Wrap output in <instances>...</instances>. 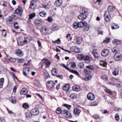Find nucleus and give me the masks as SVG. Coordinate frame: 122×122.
Returning <instances> with one entry per match:
<instances>
[{"mask_svg": "<svg viewBox=\"0 0 122 122\" xmlns=\"http://www.w3.org/2000/svg\"><path fill=\"white\" fill-rule=\"evenodd\" d=\"M84 59L85 62L88 63H89L90 61V57L88 56H86L84 57Z\"/></svg>", "mask_w": 122, "mask_h": 122, "instance_id": "27", "label": "nucleus"}, {"mask_svg": "<svg viewBox=\"0 0 122 122\" xmlns=\"http://www.w3.org/2000/svg\"><path fill=\"white\" fill-rule=\"evenodd\" d=\"M113 43L116 45H118L121 43V41L115 39L112 41Z\"/></svg>", "mask_w": 122, "mask_h": 122, "instance_id": "29", "label": "nucleus"}, {"mask_svg": "<svg viewBox=\"0 0 122 122\" xmlns=\"http://www.w3.org/2000/svg\"><path fill=\"white\" fill-rule=\"evenodd\" d=\"M100 64V65L102 66L106 67L107 66V63L104 61H101Z\"/></svg>", "mask_w": 122, "mask_h": 122, "instance_id": "40", "label": "nucleus"}, {"mask_svg": "<svg viewBox=\"0 0 122 122\" xmlns=\"http://www.w3.org/2000/svg\"><path fill=\"white\" fill-rule=\"evenodd\" d=\"M40 15L42 17H45L46 16V13L44 11H43L40 12L39 13Z\"/></svg>", "mask_w": 122, "mask_h": 122, "instance_id": "37", "label": "nucleus"}, {"mask_svg": "<svg viewBox=\"0 0 122 122\" xmlns=\"http://www.w3.org/2000/svg\"><path fill=\"white\" fill-rule=\"evenodd\" d=\"M62 3V0H56L54 4L57 6L59 7L61 6Z\"/></svg>", "mask_w": 122, "mask_h": 122, "instance_id": "14", "label": "nucleus"}, {"mask_svg": "<svg viewBox=\"0 0 122 122\" xmlns=\"http://www.w3.org/2000/svg\"><path fill=\"white\" fill-rule=\"evenodd\" d=\"M48 21L50 22H51L53 20V19L51 17H49L47 19Z\"/></svg>", "mask_w": 122, "mask_h": 122, "instance_id": "64", "label": "nucleus"}, {"mask_svg": "<svg viewBox=\"0 0 122 122\" xmlns=\"http://www.w3.org/2000/svg\"><path fill=\"white\" fill-rule=\"evenodd\" d=\"M92 54L95 58H98L99 56V54L97 52L96 50H94L92 52Z\"/></svg>", "mask_w": 122, "mask_h": 122, "instance_id": "16", "label": "nucleus"}, {"mask_svg": "<svg viewBox=\"0 0 122 122\" xmlns=\"http://www.w3.org/2000/svg\"><path fill=\"white\" fill-rule=\"evenodd\" d=\"M16 54L19 57H21L24 55L23 52L21 50L19 49L16 51Z\"/></svg>", "mask_w": 122, "mask_h": 122, "instance_id": "12", "label": "nucleus"}, {"mask_svg": "<svg viewBox=\"0 0 122 122\" xmlns=\"http://www.w3.org/2000/svg\"><path fill=\"white\" fill-rule=\"evenodd\" d=\"M83 27H84V30L85 31H88L90 28V26L88 25H87V24L85 25Z\"/></svg>", "mask_w": 122, "mask_h": 122, "instance_id": "38", "label": "nucleus"}, {"mask_svg": "<svg viewBox=\"0 0 122 122\" xmlns=\"http://www.w3.org/2000/svg\"><path fill=\"white\" fill-rule=\"evenodd\" d=\"M101 78L103 80H106L108 79V76L106 75H103L101 76Z\"/></svg>", "mask_w": 122, "mask_h": 122, "instance_id": "52", "label": "nucleus"}, {"mask_svg": "<svg viewBox=\"0 0 122 122\" xmlns=\"http://www.w3.org/2000/svg\"><path fill=\"white\" fill-rule=\"evenodd\" d=\"M71 51L76 53H78L80 51V49L76 46H73L70 48Z\"/></svg>", "mask_w": 122, "mask_h": 122, "instance_id": "9", "label": "nucleus"}, {"mask_svg": "<svg viewBox=\"0 0 122 122\" xmlns=\"http://www.w3.org/2000/svg\"><path fill=\"white\" fill-rule=\"evenodd\" d=\"M30 41V39L27 37L20 38L17 40V43L19 46H22L26 44Z\"/></svg>", "mask_w": 122, "mask_h": 122, "instance_id": "1", "label": "nucleus"}, {"mask_svg": "<svg viewBox=\"0 0 122 122\" xmlns=\"http://www.w3.org/2000/svg\"><path fill=\"white\" fill-rule=\"evenodd\" d=\"M104 16L105 20L106 22H108L110 20V15L109 12L106 11Z\"/></svg>", "mask_w": 122, "mask_h": 122, "instance_id": "2", "label": "nucleus"}, {"mask_svg": "<svg viewBox=\"0 0 122 122\" xmlns=\"http://www.w3.org/2000/svg\"><path fill=\"white\" fill-rule=\"evenodd\" d=\"M76 66V64L75 63L72 62L71 63V67L73 68H75Z\"/></svg>", "mask_w": 122, "mask_h": 122, "instance_id": "58", "label": "nucleus"}, {"mask_svg": "<svg viewBox=\"0 0 122 122\" xmlns=\"http://www.w3.org/2000/svg\"><path fill=\"white\" fill-rule=\"evenodd\" d=\"M26 117L27 118H30L32 117V114L31 112H26L25 113Z\"/></svg>", "mask_w": 122, "mask_h": 122, "instance_id": "28", "label": "nucleus"}, {"mask_svg": "<svg viewBox=\"0 0 122 122\" xmlns=\"http://www.w3.org/2000/svg\"><path fill=\"white\" fill-rule=\"evenodd\" d=\"M117 47H115L113 48L112 49V51L114 54H116L117 53Z\"/></svg>", "mask_w": 122, "mask_h": 122, "instance_id": "41", "label": "nucleus"}, {"mask_svg": "<svg viewBox=\"0 0 122 122\" xmlns=\"http://www.w3.org/2000/svg\"><path fill=\"white\" fill-rule=\"evenodd\" d=\"M63 114L67 118H70L72 116L70 113L66 110H64L63 112Z\"/></svg>", "mask_w": 122, "mask_h": 122, "instance_id": "6", "label": "nucleus"}, {"mask_svg": "<svg viewBox=\"0 0 122 122\" xmlns=\"http://www.w3.org/2000/svg\"><path fill=\"white\" fill-rule=\"evenodd\" d=\"M115 8L114 6H113L111 5H109L108 6V12H112L114 11Z\"/></svg>", "mask_w": 122, "mask_h": 122, "instance_id": "25", "label": "nucleus"}, {"mask_svg": "<svg viewBox=\"0 0 122 122\" xmlns=\"http://www.w3.org/2000/svg\"><path fill=\"white\" fill-rule=\"evenodd\" d=\"M43 22V21L42 19H36L35 20V23L36 25L38 26H40L42 25Z\"/></svg>", "mask_w": 122, "mask_h": 122, "instance_id": "5", "label": "nucleus"}, {"mask_svg": "<svg viewBox=\"0 0 122 122\" xmlns=\"http://www.w3.org/2000/svg\"><path fill=\"white\" fill-rule=\"evenodd\" d=\"M110 40L109 37H107L106 38L105 40H104L103 42L105 43H108Z\"/></svg>", "mask_w": 122, "mask_h": 122, "instance_id": "50", "label": "nucleus"}, {"mask_svg": "<svg viewBox=\"0 0 122 122\" xmlns=\"http://www.w3.org/2000/svg\"><path fill=\"white\" fill-rule=\"evenodd\" d=\"M35 15L36 14L35 13H33L30 15L29 18L30 19H32L35 16Z\"/></svg>", "mask_w": 122, "mask_h": 122, "instance_id": "45", "label": "nucleus"}, {"mask_svg": "<svg viewBox=\"0 0 122 122\" xmlns=\"http://www.w3.org/2000/svg\"><path fill=\"white\" fill-rule=\"evenodd\" d=\"M78 18L81 20H84L86 18V14H81L78 16Z\"/></svg>", "mask_w": 122, "mask_h": 122, "instance_id": "17", "label": "nucleus"}, {"mask_svg": "<svg viewBox=\"0 0 122 122\" xmlns=\"http://www.w3.org/2000/svg\"><path fill=\"white\" fill-rule=\"evenodd\" d=\"M16 101L14 97H12V102L13 103H15Z\"/></svg>", "mask_w": 122, "mask_h": 122, "instance_id": "59", "label": "nucleus"}, {"mask_svg": "<svg viewBox=\"0 0 122 122\" xmlns=\"http://www.w3.org/2000/svg\"><path fill=\"white\" fill-rule=\"evenodd\" d=\"M35 1L34 0H32L31 2L30 7V9L33 10L35 8Z\"/></svg>", "mask_w": 122, "mask_h": 122, "instance_id": "21", "label": "nucleus"}, {"mask_svg": "<svg viewBox=\"0 0 122 122\" xmlns=\"http://www.w3.org/2000/svg\"><path fill=\"white\" fill-rule=\"evenodd\" d=\"M80 13L81 14H85V13L87 12V9L85 8L81 9L80 10Z\"/></svg>", "mask_w": 122, "mask_h": 122, "instance_id": "34", "label": "nucleus"}, {"mask_svg": "<svg viewBox=\"0 0 122 122\" xmlns=\"http://www.w3.org/2000/svg\"><path fill=\"white\" fill-rule=\"evenodd\" d=\"M28 91V90L26 88H23L20 91V94L21 95H26Z\"/></svg>", "mask_w": 122, "mask_h": 122, "instance_id": "20", "label": "nucleus"}, {"mask_svg": "<svg viewBox=\"0 0 122 122\" xmlns=\"http://www.w3.org/2000/svg\"><path fill=\"white\" fill-rule=\"evenodd\" d=\"M58 26L56 24H53L51 28V29L53 31L58 30Z\"/></svg>", "mask_w": 122, "mask_h": 122, "instance_id": "22", "label": "nucleus"}, {"mask_svg": "<svg viewBox=\"0 0 122 122\" xmlns=\"http://www.w3.org/2000/svg\"><path fill=\"white\" fill-rule=\"evenodd\" d=\"M109 52V51L108 49H105L102 51L101 55L103 56L106 57L108 55Z\"/></svg>", "mask_w": 122, "mask_h": 122, "instance_id": "3", "label": "nucleus"}, {"mask_svg": "<svg viewBox=\"0 0 122 122\" xmlns=\"http://www.w3.org/2000/svg\"><path fill=\"white\" fill-rule=\"evenodd\" d=\"M78 27L79 28H81L83 27L86 24V22L84 21H82L78 22Z\"/></svg>", "mask_w": 122, "mask_h": 122, "instance_id": "13", "label": "nucleus"}, {"mask_svg": "<svg viewBox=\"0 0 122 122\" xmlns=\"http://www.w3.org/2000/svg\"><path fill=\"white\" fill-rule=\"evenodd\" d=\"M10 61H11V62H15L16 60V59L14 58H12L11 57H10L9 58Z\"/></svg>", "mask_w": 122, "mask_h": 122, "instance_id": "54", "label": "nucleus"}, {"mask_svg": "<svg viewBox=\"0 0 122 122\" xmlns=\"http://www.w3.org/2000/svg\"><path fill=\"white\" fill-rule=\"evenodd\" d=\"M58 73V71L57 69H54L52 70V74L53 76L56 75Z\"/></svg>", "mask_w": 122, "mask_h": 122, "instance_id": "30", "label": "nucleus"}, {"mask_svg": "<svg viewBox=\"0 0 122 122\" xmlns=\"http://www.w3.org/2000/svg\"><path fill=\"white\" fill-rule=\"evenodd\" d=\"M22 11L23 10L21 7H19L15 10V14L20 15L22 14Z\"/></svg>", "mask_w": 122, "mask_h": 122, "instance_id": "11", "label": "nucleus"}, {"mask_svg": "<svg viewBox=\"0 0 122 122\" xmlns=\"http://www.w3.org/2000/svg\"><path fill=\"white\" fill-rule=\"evenodd\" d=\"M105 91L106 92L109 93L110 94H111L112 93V91L107 88L105 90Z\"/></svg>", "mask_w": 122, "mask_h": 122, "instance_id": "51", "label": "nucleus"}, {"mask_svg": "<svg viewBox=\"0 0 122 122\" xmlns=\"http://www.w3.org/2000/svg\"><path fill=\"white\" fill-rule=\"evenodd\" d=\"M115 118L116 120L118 121L119 120V116L118 114H116L115 116Z\"/></svg>", "mask_w": 122, "mask_h": 122, "instance_id": "61", "label": "nucleus"}, {"mask_svg": "<svg viewBox=\"0 0 122 122\" xmlns=\"http://www.w3.org/2000/svg\"><path fill=\"white\" fill-rule=\"evenodd\" d=\"M51 63L50 61H49L48 60L47 61V62H46L45 65H46V67H48L50 66V65Z\"/></svg>", "mask_w": 122, "mask_h": 122, "instance_id": "60", "label": "nucleus"}, {"mask_svg": "<svg viewBox=\"0 0 122 122\" xmlns=\"http://www.w3.org/2000/svg\"><path fill=\"white\" fill-rule=\"evenodd\" d=\"M84 57V55L82 54H78L77 56V59L79 60L82 59Z\"/></svg>", "mask_w": 122, "mask_h": 122, "instance_id": "31", "label": "nucleus"}, {"mask_svg": "<svg viewBox=\"0 0 122 122\" xmlns=\"http://www.w3.org/2000/svg\"><path fill=\"white\" fill-rule=\"evenodd\" d=\"M9 22L11 24H12L14 22V20L12 18L8 20Z\"/></svg>", "mask_w": 122, "mask_h": 122, "instance_id": "55", "label": "nucleus"}, {"mask_svg": "<svg viewBox=\"0 0 122 122\" xmlns=\"http://www.w3.org/2000/svg\"><path fill=\"white\" fill-rule=\"evenodd\" d=\"M78 66L80 68H83L84 66V63L83 62H80L78 64Z\"/></svg>", "mask_w": 122, "mask_h": 122, "instance_id": "36", "label": "nucleus"}, {"mask_svg": "<svg viewBox=\"0 0 122 122\" xmlns=\"http://www.w3.org/2000/svg\"><path fill=\"white\" fill-rule=\"evenodd\" d=\"M82 41V38L81 37H79L77 38L76 42L78 44H81Z\"/></svg>", "mask_w": 122, "mask_h": 122, "instance_id": "33", "label": "nucleus"}, {"mask_svg": "<svg viewBox=\"0 0 122 122\" xmlns=\"http://www.w3.org/2000/svg\"><path fill=\"white\" fill-rule=\"evenodd\" d=\"M70 88V85L68 84H67L64 86L63 87V90L66 91H68Z\"/></svg>", "mask_w": 122, "mask_h": 122, "instance_id": "24", "label": "nucleus"}, {"mask_svg": "<svg viewBox=\"0 0 122 122\" xmlns=\"http://www.w3.org/2000/svg\"><path fill=\"white\" fill-rule=\"evenodd\" d=\"M48 28L46 26H42L41 28V30L43 32L45 33L47 32L48 30Z\"/></svg>", "mask_w": 122, "mask_h": 122, "instance_id": "18", "label": "nucleus"}, {"mask_svg": "<svg viewBox=\"0 0 122 122\" xmlns=\"http://www.w3.org/2000/svg\"><path fill=\"white\" fill-rule=\"evenodd\" d=\"M111 26L112 29H118L119 27V26L118 25L113 23H111Z\"/></svg>", "mask_w": 122, "mask_h": 122, "instance_id": "26", "label": "nucleus"}, {"mask_svg": "<svg viewBox=\"0 0 122 122\" xmlns=\"http://www.w3.org/2000/svg\"><path fill=\"white\" fill-rule=\"evenodd\" d=\"M70 97L72 99H76L77 97V96L76 94L75 93H73L71 94L70 96Z\"/></svg>", "mask_w": 122, "mask_h": 122, "instance_id": "35", "label": "nucleus"}, {"mask_svg": "<svg viewBox=\"0 0 122 122\" xmlns=\"http://www.w3.org/2000/svg\"><path fill=\"white\" fill-rule=\"evenodd\" d=\"M86 67L90 70H93L94 69V67L92 66L91 65L87 66Z\"/></svg>", "mask_w": 122, "mask_h": 122, "instance_id": "39", "label": "nucleus"}, {"mask_svg": "<svg viewBox=\"0 0 122 122\" xmlns=\"http://www.w3.org/2000/svg\"><path fill=\"white\" fill-rule=\"evenodd\" d=\"M52 42L55 44H59L60 43L61 40L59 38L58 40L56 41H52Z\"/></svg>", "mask_w": 122, "mask_h": 122, "instance_id": "49", "label": "nucleus"}, {"mask_svg": "<svg viewBox=\"0 0 122 122\" xmlns=\"http://www.w3.org/2000/svg\"><path fill=\"white\" fill-rule=\"evenodd\" d=\"M87 98L90 100H93L95 98V95L92 93H89L87 95Z\"/></svg>", "mask_w": 122, "mask_h": 122, "instance_id": "10", "label": "nucleus"}, {"mask_svg": "<svg viewBox=\"0 0 122 122\" xmlns=\"http://www.w3.org/2000/svg\"><path fill=\"white\" fill-rule=\"evenodd\" d=\"M16 61L19 63H22L24 62L25 60L23 59H19L17 58L16 59Z\"/></svg>", "mask_w": 122, "mask_h": 122, "instance_id": "43", "label": "nucleus"}, {"mask_svg": "<svg viewBox=\"0 0 122 122\" xmlns=\"http://www.w3.org/2000/svg\"><path fill=\"white\" fill-rule=\"evenodd\" d=\"M55 83L52 81H48L46 83V86L49 88H51L54 86Z\"/></svg>", "mask_w": 122, "mask_h": 122, "instance_id": "4", "label": "nucleus"}, {"mask_svg": "<svg viewBox=\"0 0 122 122\" xmlns=\"http://www.w3.org/2000/svg\"><path fill=\"white\" fill-rule=\"evenodd\" d=\"M31 114L32 115L36 116L39 114V112L38 110L36 108H35L32 109L31 111Z\"/></svg>", "mask_w": 122, "mask_h": 122, "instance_id": "8", "label": "nucleus"}, {"mask_svg": "<svg viewBox=\"0 0 122 122\" xmlns=\"http://www.w3.org/2000/svg\"><path fill=\"white\" fill-rule=\"evenodd\" d=\"M95 4H98L99 5H101V0H97L95 2Z\"/></svg>", "mask_w": 122, "mask_h": 122, "instance_id": "62", "label": "nucleus"}, {"mask_svg": "<svg viewBox=\"0 0 122 122\" xmlns=\"http://www.w3.org/2000/svg\"><path fill=\"white\" fill-rule=\"evenodd\" d=\"M81 112L79 108H75L74 109V113L75 115H79Z\"/></svg>", "mask_w": 122, "mask_h": 122, "instance_id": "19", "label": "nucleus"}, {"mask_svg": "<svg viewBox=\"0 0 122 122\" xmlns=\"http://www.w3.org/2000/svg\"><path fill=\"white\" fill-rule=\"evenodd\" d=\"M36 94L37 96H38L41 98V99L43 101H44V98L42 97L41 96V95H40V94H38V93H36Z\"/></svg>", "mask_w": 122, "mask_h": 122, "instance_id": "63", "label": "nucleus"}, {"mask_svg": "<svg viewBox=\"0 0 122 122\" xmlns=\"http://www.w3.org/2000/svg\"><path fill=\"white\" fill-rule=\"evenodd\" d=\"M84 72L86 75H88L91 73V71L88 69H84Z\"/></svg>", "mask_w": 122, "mask_h": 122, "instance_id": "42", "label": "nucleus"}, {"mask_svg": "<svg viewBox=\"0 0 122 122\" xmlns=\"http://www.w3.org/2000/svg\"><path fill=\"white\" fill-rule=\"evenodd\" d=\"M117 86L118 88L121 87H122V83L120 82L119 83L117 84Z\"/></svg>", "mask_w": 122, "mask_h": 122, "instance_id": "57", "label": "nucleus"}, {"mask_svg": "<svg viewBox=\"0 0 122 122\" xmlns=\"http://www.w3.org/2000/svg\"><path fill=\"white\" fill-rule=\"evenodd\" d=\"M18 23L17 22H15L14 24V25L15 28L16 29H18L19 28V27L17 25Z\"/></svg>", "mask_w": 122, "mask_h": 122, "instance_id": "53", "label": "nucleus"}, {"mask_svg": "<svg viewBox=\"0 0 122 122\" xmlns=\"http://www.w3.org/2000/svg\"><path fill=\"white\" fill-rule=\"evenodd\" d=\"M121 56V54L120 53H118L114 55V59L115 61H118L120 59Z\"/></svg>", "mask_w": 122, "mask_h": 122, "instance_id": "7", "label": "nucleus"}, {"mask_svg": "<svg viewBox=\"0 0 122 122\" xmlns=\"http://www.w3.org/2000/svg\"><path fill=\"white\" fill-rule=\"evenodd\" d=\"M112 74L115 76L118 75L119 74L118 70L117 69H115L113 71Z\"/></svg>", "mask_w": 122, "mask_h": 122, "instance_id": "32", "label": "nucleus"}, {"mask_svg": "<svg viewBox=\"0 0 122 122\" xmlns=\"http://www.w3.org/2000/svg\"><path fill=\"white\" fill-rule=\"evenodd\" d=\"M73 90L74 91L78 92L81 90L80 87L78 85H75L73 87Z\"/></svg>", "mask_w": 122, "mask_h": 122, "instance_id": "23", "label": "nucleus"}, {"mask_svg": "<svg viewBox=\"0 0 122 122\" xmlns=\"http://www.w3.org/2000/svg\"><path fill=\"white\" fill-rule=\"evenodd\" d=\"M23 107L25 109H27L29 107V106L27 103H25L23 105Z\"/></svg>", "mask_w": 122, "mask_h": 122, "instance_id": "56", "label": "nucleus"}, {"mask_svg": "<svg viewBox=\"0 0 122 122\" xmlns=\"http://www.w3.org/2000/svg\"><path fill=\"white\" fill-rule=\"evenodd\" d=\"M48 60L46 59H42L41 60V62H40L39 64V66H41V67L40 66V69H41L43 67V64H46V62H47V61Z\"/></svg>", "mask_w": 122, "mask_h": 122, "instance_id": "15", "label": "nucleus"}, {"mask_svg": "<svg viewBox=\"0 0 122 122\" xmlns=\"http://www.w3.org/2000/svg\"><path fill=\"white\" fill-rule=\"evenodd\" d=\"M73 27L75 29H76L77 28H79L78 27V22H75L73 24Z\"/></svg>", "mask_w": 122, "mask_h": 122, "instance_id": "46", "label": "nucleus"}, {"mask_svg": "<svg viewBox=\"0 0 122 122\" xmlns=\"http://www.w3.org/2000/svg\"><path fill=\"white\" fill-rule=\"evenodd\" d=\"M4 82V79L3 78H1L0 79V87L2 86Z\"/></svg>", "mask_w": 122, "mask_h": 122, "instance_id": "48", "label": "nucleus"}, {"mask_svg": "<svg viewBox=\"0 0 122 122\" xmlns=\"http://www.w3.org/2000/svg\"><path fill=\"white\" fill-rule=\"evenodd\" d=\"M44 75L45 77H46V79L49 78L50 77L48 73L47 72H44Z\"/></svg>", "mask_w": 122, "mask_h": 122, "instance_id": "47", "label": "nucleus"}, {"mask_svg": "<svg viewBox=\"0 0 122 122\" xmlns=\"http://www.w3.org/2000/svg\"><path fill=\"white\" fill-rule=\"evenodd\" d=\"M56 113L58 114H61L62 112L61 109L59 108H58L56 111Z\"/></svg>", "mask_w": 122, "mask_h": 122, "instance_id": "44", "label": "nucleus"}]
</instances>
